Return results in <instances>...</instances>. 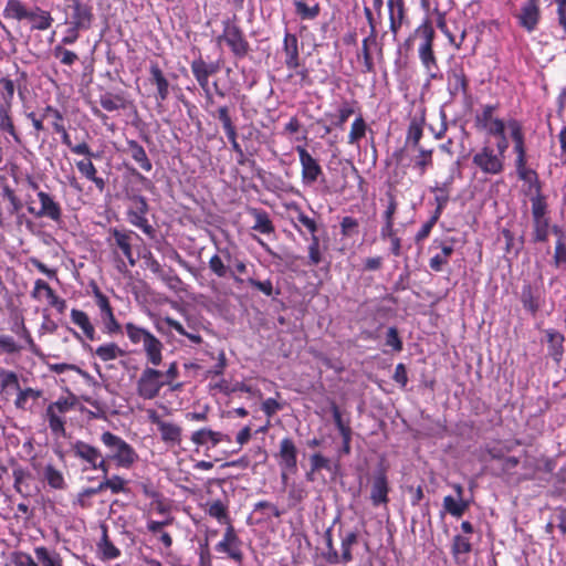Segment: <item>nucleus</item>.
I'll use <instances>...</instances> for the list:
<instances>
[{
  "instance_id": "13",
  "label": "nucleus",
  "mask_w": 566,
  "mask_h": 566,
  "mask_svg": "<svg viewBox=\"0 0 566 566\" xmlns=\"http://www.w3.org/2000/svg\"><path fill=\"white\" fill-rule=\"evenodd\" d=\"M296 151L298 155L300 164H301V178L302 184L304 186H313L319 177L323 176V168L319 165L318 160L314 158L305 147L296 146Z\"/></svg>"
},
{
  "instance_id": "22",
  "label": "nucleus",
  "mask_w": 566,
  "mask_h": 566,
  "mask_svg": "<svg viewBox=\"0 0 566 566\" xmlns=\"http://www.w3.org/2000/svg\"><path fill=\"white\" fill-rule=\"evenodd\" d=\"M147 361L151 366H159L163 361L164 344L153 333L142 344Z\"/></svg>"
},
{
  "instance_id": "14",
  "label": "nucleus",
  "mask_w": 566,
  "mask_h": 566,
  "mask_svg": "<svg viewBox=\"0 0 566 566\" xmlns=\"http://www.w3.org/2000/svg\"><path fill=\"white\" fill-rule=\"evenodd\" d=\"M436 28L443 35H451L450 31L447 28L444 13L440 12L437 8L433 9L432 11H430L429 8H427L424 17L415 29V35H433Z\"/></svg>"
},
{
  "instance_id": "56",
  "label": "nucleus",
  "mask_w": 566,
  "mask_h": 566,
  "mask_svg": "<svg viewBox=\"0 0 566 566\" xmlns=\"http://www.w3.org/2000/svg\"><path fill=\"white\" fill-rule=\"evenodd\" d=\"M23 349L12 336L0 334V355H15Z\"/></svg>"
},
{
  "instance_id": "25",
  "label": "nucleus",
  "mask_w": 566,
  "mask_h": 566,
  "mask_svg": "<svg viewBox=\"0 0 566 566\" xmlns=\"http://www.w3.org/2000/svg\"><path fill=\"white\" fill-rule=\"evenodd\" d=\"M420 60L426 67L430 78H437L438 65L432 51V38H426V41L419 48Z\"/></svg>"
},
{
  "instance_id": "48",
  "label": "nucleus",
  "mask_w": 566,
  "mask_h": 566,
  "mask_svg": "<svg viewBox=\"0 0 566 566\" xmlns=\"http://www.w3.org/2000/svg\"><path fill=\"white\" fill-rule=\"evenodd\" d=\"M17 390H18V395H17V398L14 401V406L21 410L30 409V407H31L30 401H34L41 396V392L39 390H34L32 388L17 389Z\"/></svg>"
},
{
  "instance_id": "44",
  "label": "nucleus",
  "mask_w": 566,
  "mask_h": 566,
  "mask_svg": "<svg viewBox=\"0 0 566 566\" xmlns=\"http://www.w3.org/2000/svg\"><path fill=\"white\" fill-rule=\"evenodd\" d=\"M161 439L166 443L178 444L181 441V428L172 422L165 421L158 428Z\"/></svg>"
},
{
  "instance_id": "55",
  "label": "nucleus",
  "mask_w": 566,
  "mask_h": 566,
  "mask_svg": "<svg viewBox=\"0 0 566 566\" xmlns=\"http://www.w3.org/2000/svg\"><path fill=\"white\" fill-rule=\"evenodd\" d=\"M444 510L454 517H460L465 512L468 505L462 499L455 500L451 495H447L443 499Z\"/></svg>"
},
{
  "instance_id": "41",
  "label": "nucleus",
  "mask_w": 566,
  "mask_h": 566,
  "mask_svg": "<svg viewBox=\"0 0 566 566\" xmlns=\"http://www.w3.org/2000/svg\"><path fill=\"white\" fill-rule=\"evenodd\" d=\"M532 203V217L533 219H548L546 197L543 195L542 189L528 193Z\"/></svg>"
},
{
  "instance_id": "1",
  "label": "nucleus",
  "mask_w": 566,
  "mask_h": 566,
  "mask_svg": "<svg viewBox=\"0 0 566 566\" xmlns=\"http://www.w3.org/2000/svg\"><path fill=\"white\" fill-rule=\"evenodd\" d=\"M497 106L488 104L481 107L475 115V127L484 132L486 136L494 137L495 143L489 140L473 155L472 164L485 175H500L505 169L506 153L511 138L510 125L512 122H518L515 118L507 120L495 115Z\"/></svg>"
},
{
  "instance_id": "52",
  "label": "nucleus",
  "mask_w": 566,
  "mask_h": 566,
  "mask_svg": "<svg viewBox=\"0 0 566 566\" xmlns=\"http://www.w3.org/2000/svg\"><path fill=\"white\" fill-rule=\"evenodd\" d=\"M226 44L237 56H244L248 52V43L244 38H219V45Z\"/></svg>"
},
{
  "instance_id": "28",
  "label": "nucleus",
  "mask_w": 566,
  "mask_h": 566,
  "mask_svg": "<svg viewBox=\"0 0 566 566\" xmlns=\"http://www.w3.org/2000/svg\"><path fill=\"white\" fill-rule=\"evenodd\" d=\"M76 168L83 177L94 182V185L99 191H103L105 189V180L97 176V169L92 163L91 158H88L87 160L76 161Z\"/></svg>"
},
{
  "instance_id": "35",
  "label": "nucleus",
  "mask_w": 566,
  "mask_h": 566,
  "mask_svg": "<svg viewBox=\"0 0 566 566\" xmlns=\"http://www.w3.org/2000/svg\"><path fill=\"white\" fill-rule=\"evenodd\" d=\"M553 231L555 234L558 235V239L555 244V251H554V265L556 268H560L566 270V242H565V234L563 230L554 226Z\"/></svg>"
},
{
  "instance_id": "32",
  "label": "nucleus",
  "mask_w": 566,
  "mask_h": 566,
  "mask_svg": "<svg viewBox=\"0 0 566 566\" xmlns=\"http://www.w3.org/2000/svg\"><path fill=\"white\" fill-rule=\"evenodd\" d=\"M126 354L116 343H105L96 347L94 355L102 361L115 360Z\"/></svg>"
},
{
  "instance_id": "30",
  "label": "nucleus",
  "mask_w": 566,
  "mask_h": 566,
  "mask_svg": "<svg viewBox=\"0 0 566 566\" xmlns=\"http://www.w3.org/2000/svg\"><path fill=\"white\" fill-rule=\"evenodd\" d=\"M43 478L49 484V486L54 490L66 489L67 484L62 471L56 469L52 463H48L43 468Z\"/></svg>"
},
{
  "instance_id": "12",
  "label": "nucleus",
  "mask_w": 566,
  "mask_h": 566,
  "mask_svg": "<svg viewBox=\"0 0 566 566\" xmlns=\"http://www.w3.org/2000/svg\"><path fill=\"white\" fill-rule=\"evenodd\" d=\"M36 197L39 199L40 207L35 208L33 206H29L28 212L38 219L46 218L53 222H61L63 216L62 207L54 197L45 191H38Z\"/></svg>"
},
{
  "instance_id": "39",
  "label": "nucleus",
  "mask_w": 566,
  "mask_h": 566,
  "mask_svg": "<svg viewBox=\"0 0 566 566\" xmlns=\"http://www.w3.org/2000/svg\"><path fill=\"white\" fill-rule=\"evenodd\" d=\"M34 554L42 566H63V559L55 551H49L44 546H36Z\"/></svg>"
},
{
  "instance_id": "8",
  "label": "nucleus",
  "mask_w": 566,
  "mask_h": 566,
  "mask_svg": "<svg viewBox=\"0 0 566 566\" xmlns=\"http://www.w3.org/2000/svg\"><path fill=\"white\" fill-rule=\"evenodd\" d=\"M72 454L78 459L86 468L91 470H99L103 474L108 473V464L102 451L83 440H75L71 443Z\"/></svg>"
},
{
  "instance_id": "51",
  "label": "nucleus",
  "mask_w": 566,
  "mask_h": 566,
  "mask_svg": "<svg viewBox=\"0 0 566 566\" xmlns=\"http://www.w3.org/2000/svg\"><path fill=\"white\" fill-rule=\"evenodd\" d=\"M255 222L253 230L259 231L263 234H270L274 231V227L265 211L254 209L252 211Z\"/></svg>"
},
{
  "instance_id": "47",
  "label": "nucleus",
  "mask_w": 566,
  "mask_h": 566,
  "mask_svg": "<svg viewBox=\"0 0 566 566\" xmlns=\"http://www.w3.org/2000/svg\"><path fill=\"white\" fill-rule=\"evenodd\" d=\"M221 253L224 255L226 260L229 263L233 264V269L229 268V274L232 277V280L238 284H242L243 280L240 277V275L247 273V263L243 260L237 258L232 259L228 250H222Z\"/></svg>"
},
{
  "instance_id": "54",
  "label": "nucleus",
  "mask_w": 566,
  "mask_h": 566,
  "mask_svg": "<svg viewBox=\"0 0 566 566\" xmlns=\"http://www.w3.org/2000/svg\"><path fill=\"white\" fill-rule=\"evenodd\" d=\"M549 234V219H533V241L546 242Z\"/></svg>"
},
{
  "instance_id": "36",
  "label": "nucleus",
  "mask_w": 566,
  "mask_h": 566,
  "mask_svg": "<svg viewBox=\"0 0 566 566\" xmlns=\"http://www.w3.org/2000/svg\"><path fill=\"white\" fill-rule=\"evenodd\" d=\"M10 112L11 105L9 103H0V129L12 136L14 142L20 143Z\"/></svg>"
},
{
  "instance_id": "31",
  "label": "nucleus",
  "mask_w": 566,
  "mask_h": 566,
  "mask_svg": "<svg viewBox=\"0 0 566 566\" xmlns=\"http://www.w3.org/2000/svg\"><path fill=\"white\" fill-rule=\"evenodd\" d=\"M206 513L210 516L216 518L220 524H231L230 517H229V511L228 505L222 502L221 500H214L211 502H208L206 504Z\"/></svg>"
},
{
  "instance_id": "9",
  "label": "nucleus",
  "mask_w": 566,
  "mask_h": 566,
  "mask_svg": "<svg viewBox=\"0 0 566 566\" xmlns=\"http://www.w3.org/2000/svg\"><path fill=\"white\" fill-rule=\"evenodd\" d=\"M164 386L161 371L147 366L136 381V394L144 400H151L158 397Z\"/></svg>"
},
{
  "instance_id": "26",
  "label": "nucleus",
  "mask_w": 566,
  "mask_h": 566,
  "mask_svg": "<svg viewBox=\"0 0 566 566\" xmlns=\"http://www.w3.org/2000/svg\"><path fill=\"white\" fill-rule=\"evenodd\" d=\"M520 23L528 32L533 31L539 20V10L537 0H530L522 9L520 13Z\"/></svg>"
},
{
  "instance_id": "34",
  "label": "nucleus",
  "mask_w": 566,
  "mask_h": 566,
  "mask_svg": "<svg viewBox=\"0 0 566 566\" xmlns=\"http://www.w3.org/2000/svg\"><path fill=\"white\" fill-rule=\"evenodd\" d=\"M48 116H52L55 118V123H53L54 130L62 135V143L65 146L72 148L73 145L70 139V135L67 134L64 125L62 124V120H63L62 113L59 109L49 105L43 111V117H48Z\"/></svg>"
},
{
  "instance_id": "21",
  "label": "nucleus",
  "mask_w": 566,
  "mask_h": 566,
  "mask_svg": "<svg viewBox=\"0 0 566 566\" xmlns=\"http://www.w3.org/2000/svg\"><path fill=\"white\" fill-rule=\"evenodd\" d=\"M548 355L552 359L559 364L564 356V342L565 337L556 329L548 328L545 331Z\"/></svg>"
},
{
  "instance_id": "33",
  "label": "nucleus",
  "mask_w": 566,
  "mask_h": 566,
  "mask_svg": "<svg viewBox=\"0 0 566 566\" xmlns=\"http://www.w3.org/2000/svg\"><path fill=\"white\" fill-rule=\"evenodd\" d=\"M101 106L107 112H115L125 109L128 105V101L122 94H113L106 92L99 97Z\"/></svg>"
},
{
  "instance_id": "10",
  "label": "nucleus",
  "mask_w": 566,
  "mask_h": 566,
  "mask_svg": "<svg viewBox=\"0 0 566 566\" xmlns=\"http://www.w3.org/2000/svg\"><path fill=\"white\" fill-rule=\"evenodd\" d=\"M94 14L91 6L73 0L67 6L66 24L70 32H84L87 31L93 22Z\"/></svg>"
},
{
  "instance_id": "53",
  "label": "nucleus",
  "mask_w": 566,
  "mask_h": 566,
  "mask_svg": "<svg viewBox=\"0 0 566 566\" xmlns=\"http://www.w3.org/2000/svg\"><path fill=\"white\" fill-rule=\"evenodd\" d=\"M472 549L470 538L462 536V535H455L453 538L451 552L454 557V559L460 563V556L463 554L470 553Z\"/></svg>"
},
{
  "instance_id": "42",
  "label": "nucleus",
  "mask_w": 566,
  "mask_h": 566,
  "mask_svg": "<svg viewBox=\"0 0 566 566\" xmlns=\"http://www.w3.org/2000/svg\"><path fill=\"white\" fill-rule=\"evenodd\" d=\"M521 302L523 307L532 315H535L539 310L538 296L535 294L531 284H525L523 286L521 292Z\"/></svg>"
},
{
  "instance_id": "16",
  "label": "nucleus",
  "mask_w": 566,
  "mask_h": 566,
  "mask_svg": "<svg viewBox=\"0 0 566 566\" xmlns=\"http://www.w3.org/2000/svg\"><path fill=\"white\" fill-rule=\"evenodd\" d=\"M148 212V205L143 197H137L134 200V206L127 211L128 221L139 228L145 234L153 237L154 228L149 224L146 214Z\"/></svg>"
},
{
  "instance_id": "50",
  "label": "nucleus",
  "mask_w": 566,
  "mask_h": 566,
  "mask_svg": "<svg viewBox=\"0 0 566 566\" xmlns=\"http://www.w3.org/2000/svg\"><path fill=\"white\" fill-rule=\"evenodd\" d=\"M453 252V247L451 244H443L441 252L433 255L430 261L429 265L431 270L436 272L442 271L443 266L448 263L450 255Z\"/></svg>"
},
{
  "instance_id": "5",
  "label": "nucleus",
  "mask_w": 566,
  "mask_h": 566,
  "mask_svg": "<svg viewBox=\"0 0 566 566\" xmlns=\"http://www.w3.org/2000/svg\"><path fill=\"white\" fill-rule=\"evenodd\" d=\"M326 552L323 553L324 559L328 564H343L347 565L354 559L353 549L358 544V531H345L339 528L338 537L340 541L339 552L335 548L333 543L332 530L325 532Z\"/></svg>"
},
{
  "instance_id": "18",
  "label": "nucleus",
  "mask_w": 566,
  "mask_h": 566,
  "mask_svg": "<svg viewBox=\"0 0 566 566\" xmlns=\"http://www.w3.org/2000/svg\"><path fill=\"white\" fill-rule=\"evenodd\" d=\"M191 71L200 87L208 91L209 77L219 71V64L207 63L202 59H198L191 63Z\"/></svg>"
},
{
  "instance_id": "3",
  "label": "nucleus",
  "mask_w": 566,
  "mask_h": 566,
  "mask_svg": "<svg viewBox=\"0 0 566 566\" xmlns=\"http://www.w3.org/2000/svg\"><path fill=\"white\" fill-rule=\"evenodd\" d=\"M6 19H13L30 30L44 31L52 25L53 18L49 11L39 7L30 8L21 0H8L3 10Z\"/></svg>"
},
{
  "instance_id": "37",
  "label": "nucleus",
  "mask_w": 566,
  "mask_h": 566,
  "mask_svg": "<svg viewBox=\"0 0 566 566\" xmlns=\"http://www.w3.org/2000/svg\"><path fill=\"white\" fill-rule=\"evenodd\" d=\"M127 146L132 158L139 165V167L145 171H150L153 165L144 147L139 145L136 140H128Z\"/></svg>"
},
{
  "instance_id": "60",
  "label": "nucleus",
  "mask_w": 566,
  "mask_h": 566,
  "mask_svg": "<svg viewBox=\"0 0 566 566\" xmlns=\"http://www.w3.org/2000/svg\"><path fill=\"white\" fill-rule=\"evenodd\" d=\"M361 19L364 25L360 28V32L370 36L378 35L379 30L377 29V23L374 20L370 9L365 8L364 17H361Z\"/></svg>"
},
{
  "instance_id": "38",
  "label": "nucleus",
  "mask_w": 566,
  "mask_h": 566,
  "mask_svg": "<svg viewBox=\"0 0 566 566\" xmlns=\"http://www.w3.org/2000/svg\"><path fill=\"white\" fill-rule=\"evenodd\" d=\"M97 552L103 560L116 559L120 556V549L117 548L107 536L106 530L103 531L102 538L97 543Z\"/></svg>"
},
{
  "instance_id": "7",
  "label": "nucleus",
  "mask_w": 566,
  "mask_h": 566,
  "mask_svg": "<svg viewBox=\"0 0 566 566\" xmlns=\"http://www.w3.org/2000/svg\"><path fill=\"white\" fill-rule=\"evenodd\" d=\"M75 405L76 397L74 395H70L67 397H60L46 407L45 419L53 434L57 437L65 436V415L73 410Z\"/></svg>"
},
{
  "instance_id": "29",
  "label": "nucleus",
  "mask_w": 566,
  "mask_h": 566,
  "mask_svg": "<svg viewBox=\"0 0 566 566\" xmlns=\"http://www.w3.org/2000/svg\"><path fill=\"white\" fill-rule=\"evenodd\" d=\"M151 82L157 86V98L165 101L169 95V83L157 63L150 65Z\"/></svg>"
},
{
  "instance_id": "40",
  "label": "nucleus",
  "mask_w": 566,
  "mask_h": 566,
  "mask_svg": "<svg viewBox=\"0 0 566 566\" xmlns=\"http://www.w3.org/2000/svg\"><path fill=\"white\" fill-rule=\"evenodd\" d=\"M448 87L451 95L467 94L468 82L462 70H453L449 74Z\"/></svg>"
},
{
  "instance_id": "59",
  "label": "nucleus",
  "mask_w": 566,
  "mask_h": 566,
  "mask_svg": "<svg viewBox=\"0 0 566 566\" xmlns=\"http://www.w3.org/2000/svg\"><path fill=\"white\" fill-rule=\"evenodd\" d=\"M161 376H163V380L165 382V386L166 385L170 386L171 390H178V389L181 388V384L180 382L174 384V381L179 376L178 364L176 361L170 363L168 368H167V370L166 371H161Z\"/></svg>"
},
{
  "instance_id": "24",
  "label": "nucleus",
  "mask_w": 566,
  "mask_h": 566,
  "mask_svg": "<svg viewBox=\"0 0 566 566\" xmlns=\"http://www.w3.org/2000/svg\"><path fill=\"white\" fill-rule=\"evenodd\" d=\"M452 182H453V177L449 176L446 181H443L441 184H436L433 187H431V191L434 193V202H436L434 212L437 214H442L443 210L446 209V207L450 200Z\"/></svg>"
},
{
  "instance_id": "15",
  "label": "nucleus",
  "mask_w": 566,
  "mask_h": 566,
  "mask_svg": "<svg viewBox=\"0 0 566 566\" xmlns=\"http://www.w3.org/2000/svg\"><path fill=\"white\" fill-rule=\"evenodd\" d=\"M216 551L219 553L227 554L231 559L237 563H241L243 559V553L241 551V539L235 533L232 524L227 526L222 539L216 545Z\"/></svg>"
},
{
  "instance_id": "64",
  "label": "nucleus",
  "mask_w": 566,
  "mask_h": 566,
  "mask_svg": "<svg viewBox=\"0 0 566 566\" xmlns=\"http://www.w3.org/2000/svg\"><path fill=\"white\" fill-rule=\"evenodd\" d=\"M386 345L391 347L395 352L402 350V342L399 337L398 331L396 327H389L386 333Z\"/></svg>"
},
{
  "instance_id": "19",
  "label": "nucleus",
  "mask_w": 566,
  "mask_h": 566,
  "mask_svg": "<svg viewBox=\"0 0 566 566\" xmlns=\"http://www.w3.org/2000/svg\"><path fill=\"white\" fill-rule=\"evenodd\" d=\"M70 318L71 322L82 331L83 335L88 340L93 342L97 339L96 328L86 312L78 308H72L70 312Z\"/></svg>"
},
{
  "instance_id": "27",
  "label": "nucleus",
  "mask_w": 566,
  "mask_h": 566,
  "mask_svg": "<svg viewBox=\"0 0 566 566\" xmlns=\"http://www.w3.org/2000/svg\"><path fill=\"white\" fill-rule=\"evenodd\" d=\"M294 12L302 20H314L319 15L321 6L315 1L294 0Z\"/></svg>"
},
{
  "instance_id": "20",
  "label": "nucleus",
  "mask_w": 566,
  "mask_h": 566,
  "mask_svg": "<svg viewBox=\"0 0 566 566\" xmlns=\"http://www.w3.org/2000/svg\"><path fill=\"white\" fill-rule=\"evenodd\" d=\"M388 481L385 472H378L371 483L370 491V500L374 506H379L380 504H387L388 499Z\"/></svg>"
},
{
  "instance_id": "61",
  "label": "nucleus",
  "mask_w": 566,
  "mask_h": 566,
  "mask_svg": "<svg viewBox=\"0 0 566 566\" xmlns=\"http://www.w3.org/2000/svg\"><path fill=\"white\" fill-rule=\"evenodd\" d=\"M0 381H1V387L3 389H7V388L20 389L18 375L12 370L1 368L0 369Z\"/></svg>"
},
{
  "instance_id": "2",
  "label": "nucleus",
  "mask_w": 566,
  "mask_h": 566,
  "mask_svg": "<svg viewBox=\"0 0 566 566\" xmlns=\"http://www.w3.org/2000/svg\"><path fill=\"white\" fill-rule=\"evenodd\" d=\"M511 139L513 142V151L515 154V168L517 177L527 184L526 193H533L542 189L538 176L535 170L527 167V150L525 145V135L520 122H512Z\"/></svg>"
},
{
  "instance_id": "6",
  "label": "nucleus",
  "mask_w": 566,
  "mask_h": 566,
  "mask_svg": "<svg viewBox=\"0 0 566 566\" xmlns=\"http://www.w3.org/2000/svg\"><path fill=\"white\" fill-rule=\"evenodd\" d=\"M91 293L98 310L102 331L108 336L123 334V325L117 321L114 308L107 295H105L95 282L90 284Z\"/></svg>"
},
{
  "instance_id": "45",
  "label": "nucleus",
  "mask_w": 566,
  "mask_h": 566,
  "mask_svg": "<svg viewBox=\"0 0 566 566\" xmlns=\"http://www.w3.org/2000/svg\"><path fill=\"white\" fill-rule=\"evenodd\" d=\"M191 441L197 446H202L211 441L214 447L222 441V434L211 429L203 428L192 433Z\"/></svg>"
},
{
  "instance_id": "23",
  "label": "nucleus",
  "mask_w": 566,
  "mask_h": 566,
  "mask_svg": "<svg viewBox=\"0 0 566 566\" xmlns=\"http://www.w3.org/2000/svg\"><path fill=\"white\" fill-rule=\"evenodd\" d=\"M147 361L151 366H159L163 361L164 344L153 333L142 344Z\"/></svg>"
},
{
  "instance_id": "57",
  "label": "nucleus",
  "mask_w": 566,
  "mask_h": 566,
  "mask_svg": "<svg viewBox=\"0 0 566 566\" xmlns=\"http://www.w3.org/2000/svg\"><path fill=\"white\" fill-rule=\"evenodd\" d=\"M367 125L361 116L355 118L348 134V144L354 145L365 137Z\"/></svg>"
},
{
  "instance_id": "43",
  "label": "nucleus",
  "mask_w": 566,
  "mask_h": 566,
  "mask_svg": "<svg viewBox=\"0 0 566 566\" xmlns=\"http://www.w3.org/2000/svg\"><path fill=\"white\" fill-rule=\"evenodd\" d=\"M123 331H125L129 342L133 345L143 344L151 334V332L148 329L140 327L132 322H127L123 326Z\"/></svg>"
},
{
  "instance_id": "49",
  "label": "nucleus",
  "mask_w": 566,
  "mask_h": 566,
  "mask_svg": "<svg viewBox=\"0 0 566 566\" xmlns=\"http://www.w3.org/2000/svg\"><path fill=\"white\" fill-rule=\"evenodd\" d=\"M103 475H104V479L101 482L103 491L111 490V492L113 494H118V493L127 491V489H126L127 481L124 478L116 475V474L108 476V473L103 474Z\"/></svg>"
},
{
  "instance_id": "63",
  "label": "nucleus",
  "mask_w": 566,
  "mask_h": 566,
  "mask_svg": "<svg viewBox=\"0 0 566 566\" xmlns=\"http://www.w3.org/2000/svg\"><path fill=\"white\" fill-rule=\"evenodd\" d=\"M164 322L170 327L172 328L174 331H176L179 335H182V336H187L191 342L193 343H200L201 342V337L197 334H188L184 326L176 319L167 316L164 318Z\"/></svg>"
},
{
  "instance_id": "46",
  "label": "nucleus",
  "mask_w": 566,
  "mask_h": 566,
  "mask_svg": "<svg viewBox=\"0 0 566 566\" xmlns=\"http://www.w3.org/2000/svg\"><path fill=\"white\" fill-rule=\"evenodd\" d=\"M285 64L289 69H296L300 65L297 38H284Z\"/></svg>"
},
{
  "instance_id": "17",
  "label": "nucleus",
  "mask_w": 566,
  "mask_h": 566,
  "mask_svg": "<svg viewBox=\"0 0 566 566\" xmlns=\"http://www.w3.org/2000/svg\"><path fill=\"white\" fill-rule=\"evenodd\" d=\"M280 469L289 470L291 473L297 471V449L290 438H284L280 442L277 453Z\"/></svg>"
},
{
  "instance_id": "62",
  "label": "nucleus",
  "mask_w": 566,
  "mask_h": 566,
  "mask_svg": "<svg viewBox=\"0 0 566 566\" xmlns=\"http://www.w3.org/2000/svg\"><path fill=\"white\" fill-rule=\"evenodd\" d=\"M209 269L218 277H224L229 274V266H227L219 254H213L209 260Z\"/></svg>"
},
{
  "instance_id": "4",
  "label": "nucleus",
  "mask_w": 566,
  "mask_h": 566,
  "mask_svg": "<svg viewBox=\"0 0 566 566\" xmlns=\"http://www.w3.org/2000/svg\"><path fill=\"white\" fill-rule=\"evenodd\" d=\"M107 453L104 455L106 463H114L116 468L130 469L139 459L136 450L119 436L105 431L99 438Z\"/></svg>"
},
{
  "instance_id": "58",
  "label": "nucleus",
  "mask_w": 566,
  "mask_h": 566,
  "mask_svg": "<svg viewBox=\"0 0 566 566\" xmlns=\"http://www.w3.org/2000/svg\"><path fill=\"white\" fill-rule=\"evenodd\" d=\"M419 154L415 157V167L423 175L428 167L432 166V150L418 147Z\"/></svg>"
},
{
  "instance_id": "11",
  "label": "nucleus",
  "mask_w": 566,
  "mask_h": 566,
  "mask_svg": "<svg viewBox=\"0 0 566 566\" xmlns=\"http://www.w3.org/2000/svg\"><path fill=\"white\" fill-rule=\"evenodd\" d=\"M111 238L108 239L109 247L113 248L114 254L117 255L118 251L122 252L124 258L128 261L130 266L136 264V259L133 253V241L138 235L130 230H119L117 228L109 229Z\"/></svg>"
}]
</instances>
